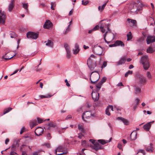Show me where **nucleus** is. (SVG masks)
I'll list each match as a JSON object with an SVG mask.
<instances>
[{
  "label": "nucleus",
  "mask_w": 155,
  "mask_h": 155,
  "mask_svg": "<svg viewBox=\"0 0 155 155\" xmlns=\"http://www.w3.org/2000/svg\"><path fill=\"white\" fill-rule=\"evenodd\" d=\"M64 147L62 146L58 147L56 149L55 153L57 155H62L64 154H66L67 152H63V150Z\"/></svg>",
  "instance_id": "8"
},
{
  "label": "nucleus",
  "mask_w": 155,
  "mask_h": 155,
  "mask_svg": "<svg viewBox=\"0 0 155 155\" xmlns=\"http://www.w3.org/2000/svg\"><path fill=\"white\" fill-rule=\"evenodd\" d=\"M64 47L66 49V50L67 51H69V48L68 46V45L67 43H65L64 44Z\"/></svg>",
  "instance_id": "38"
},
{
  "label": "nucleus",
  "mask_w": 155,
  "mask_h": 155,
  "mask_svg": "<svg viewBox=\"0 0 155 155\" xmlns=\"http://www.w3.org/2000/svg\"><path fill=\"white\" fill-rule=\"evenodd\" d=\"M137 133L136 131L133 132L130 134V138L133 140H135L137 138Z\"/></svg>",
  "instance_id": "22"
},
{
  "label": "nucleus",
  "mask_w": 155,
  "mask_h": 155,
  "mask_svg": "<svg viewBox=\"0 0 155 155\" xmlns=\"http://www.w3.org/2000/svg\"><path fill=\"white\" fill-rule=\"evenodd\" d=\"M126 56H123L120 58L119 60L117 61L116 63L117 65H122L125 63L126 61Z\"/></svg>",
  "instance_id": "17"
},
{
  "label": "nucleus",
  "mask_w": 155,
  "mask_h": 155,
  "mask_svg": "<svg viewBox=\"0 0 155 155\" xmlns=\"http://www.w3.org/2000/svg\"><path fill=\"white\" fill-rule=\"evenodd\" d=\"M107 2L108 1H107L104 4H103L102 6H99L98 7V10L100 12H102L105 8Z\"/></svg>",
  "instance_id": "26"
},
{
  "label": "nucleus",
  "mask_w": 155,
  "mask_h": 155,
  "mask_svg": "<svg viewBox=\"0 0 155 155\" xmlns=\"http://www.w3.org/2000/svg\"><path fill=\"white\" fill-rule=\"evenodd\" d=\"M127 20L128 21L129 23H132L133 26L136 25L137 22L135 20L128 18Z\"/></svg>",
  "instance_id": "28"
},
{
  "label": "nucleus",
  "mask_w": 155,
  "mask_h": 155,
  "mask_svg": "<svg viewBox=\"0 0 155 155\" xmlns=\"http://www.w3.org/2000/svg\"><path fill=\"white\" fill-rule=\"evenodd\" d=\"M38 34L33 32H28L27 34V38L33 39H36L38 38Z\"/></svg>",
  "instance_id": "9"
},
{
  "label": "nucleus",
  "mask_w": 155,
  "mask_h": 155,
  "mask_svg": "<svg viewBox=\"0 0 155 155\" xmlns=\"http://www.w3.org/2000/svg\"><path fill=\"white\" fill-rule=\"evenodd\" d=\"M107 80V78L105 77H103L101 81L100 82L102 84L105 82Z\"/></svg>",
  "instance_id": "49"
},
{
  "label": "nucleus",
  "mask_w": 155,
  "mask_h": 155,
  "mask_svg": "<svg viewBox=\"0 0 155 155\" xmlns=\"http://www.w3.org/2000/svg\"><path fill=\"white\" fill-rule=\"evenodd\" d=\"M147 20L148 21H151H151H154V19L152 17H150V16L149 17L147 18Z\"/></svg>",
  "instance_id": "51"
},
{
  "label": "nucleus",
  "mask_w": 155,
  "mask_h": 155,
  "mask_svg": "<svg viewBox=\"0 0 155 155\" xmlns=\"http://www.w3.org/2000/svg\"><path fill=\"white\" fill-rule=\"evenodd\" d=\"M136 81L140 85L142 86L146 84L147 79L143 75L137 74L135 76Z\"/></svg>",
  "instance_id": "3"
},
{
  "label": "nucleus",
  "mask_w": 155,
  "mask_h": 155,
  "mask_svg": "<svg viewBox=\"0 0 155 155\" xmlns=\"http://www.w3.org/2000/svg\"><path fill=\"white\" fill-rule=\"evenodd\" d=\"M102 85V84L101 82H99L96 85V87L97 88H98L99 90L101 87Z\"/></svg>",
  "instance_id": "48"
},
{
  "label": "nucleus",
  "mask_w": 155,
  "mask_h": 155,
  "mask_svg": "<svg viewBox=\"0 0 155 155\" xmlns=\"http://www.w3.org/2000/svg\"><path fill=\"white\" fill-rule=\"evenodd\" d=\"M141 89L140 87L135 86L134 93L136 94H137L141 93Z\"/></svg>",
  "instance_id": "25"
},
{
  "label": "nucleus",
  "mask_w": 155,
  "mask_h": 155,
  "mask_svg": "<svg viewBox=\"0 0 155 155\" xmlns=\"http://www.w3.org/2000/svg\"><path fill=\"white\" fill-rule=\"evenodd\" d=\"M154 122V121H151L145 124L143 127L144 130L146 131H149L151 127V124H153Z\"/></svg>",
  "instance_id": "15"
},
{
  "label": "nucleus",
  "mask_w": 155,
  "mask_h": 155,
  "mask_svg": "<svg viewBox=\"0 0 155 155\" xmlns=\"http://www.w3.org/2000/svg\"><path fill=\"white\" fill-rule=\"evenodd\" d=\"M127 40L129 41L132 38V33L130 31L129 32L127 35Z\"/></svg>",
  "instance_id": "31"
},
{
  "label": "nucleus",
  "mask_w": 155,
  "mask_h": 155,
  "mask_svg": "<svg viewBox=\"0 0 155 155\" xmlns=\"http://www.w3.org/2000/svg\"><path fill=\"white\" fill-rule=\"evenodd\" d=\"M42 42L43 43H45L46 45L48 47L51 48L53 47V42L50 40H48L47 41H42Z\"/></svg>",
  "instance_id": "20"
},
{
  "label": "nucleus",
  "mask_w": 155,
  "mask_h": 155,
  "mask_svg": "<svg viewBox=\"0 0 155 155\" xmlns=\"http://www.w3.org/2000/svg\"><path fill=\"white\" fill-rule=\"evenodd\" d=\"M130 12L133 15L136 14L137 13V12L140 11L141 9L138 8L137 6V4L136 3H134L131 4L129 7Z\"/></svg>",
  "instance_id": "5"
},
{
  "label": "nucleus",
  "mask_w": 155,
  "mask_h": 155,
  "mask_svg": "<svg viewBox=\"0 0 155 155\" xmlns=\"http://www.w3.org/2000/svg\"><path fill=\"white\" fill-rule=\"evenodd\" d=\"M37 120L38 121L37 122L38 124L42 123L43 122V120L41 118L38 117L37 118Z\"/></svg>",
  "instance_id": "45"
},
{
  "label": "nucleus",
  "mask_w": 155,
  "mask_h": 155,
  "mask_svg": "<svg viewBox=\"0 0 155 155\" xmlns=\"http://www.w3.org/2000/svg\"><path fill=\"white\" fill-rule=\"evenodd\" d=\"M91 116L94 117V115L92 114L91 111H87L83 114L82 119L85 121H87L85 119H89Z\"/></svg>",
  "instance_id": "10"
},
{
  "label": "nucleus",
  "mask_w": 155,
  "mask_h": 155,
  "mask_svg": "<svg viewBox=\"0 0 155 155\" xmlns=\"http://www.w3.org/2000/svg\"><path fill=\"white\" fill-rule=\"evenodd\" d=\"M44 131V130L43 128L39 127L36 129L35 133L36 136H39L42 134Z\"/></svg>",
  "instance_id": "13"
},
{
  "label": "nucleus",
  "mask_w": 155,
  "mask_h": 155,
  "mask_svg": "<svg viewBox=\"0 0 155 155\" xmlns=\"http://www.w3.org/2000/svg\"><path fill=\"white\" fill-rule=\"evenodd\" d=\"M22 152V155H27V154L26 153V151H25L24 150L21 151Z\"/></svg>",
  "instance_id": "63"
},
{
  "label": "nucleus",
  "mask_w": 155,
  "mask_h": 155,
  "mask_svg": "<svg viewBox=\"0 0 155 155\" xmlns=\"http://www.w3.org/2000/svg\"><path fill=\"white\" fill-rule=\"evenodd\" d=\"M96 57L93 54H91L87 60V64L90 69L92 71L96 66V63L94 59Z\"/></svg>",
  "instance_id": "2"
},
{
  "label": "nucleus",
  "mask_w": 155,
  "mask_h": 155,
  "mask_svg": "<svg viewBox=\"0 0 155 155\" xmlns=\"http://www.w3.org/2000/svg\"><path fill=\"white\" fill-rule=\"evenodd\" d=\"M141 153V155H145V152L144 150L143 149L139 150H138V152L137 153L138 154L139 153Z\"/></svg>",
  "instance_id": "44"
},
{
  "label": "nucleus",
  "mask_w": 155,
  "mask_h": 155,
  "mask_svg": "<svg viewBox=\"0 0 155 155\" xmlns=\"http://www.w3.org/2000/svg\"><path fill=\"white\" fill-rule=\"evenodd\" d=\"M107 65V62L106 61H104L102 66V68L105 67Z\"/></svg>",
  "instance_id": "56"
},
{
  "label": "nucleus",
  "mask_w": 155,
  "mask_h": 155,
  "mask_svg": "<svg viewBox=\"0 0 155 155\" xmlns=\"http://www.w3.org/2000/svg\"><path fill=\"white\" fill-rule=\"evenodd\" d=\"M52 95H50L49 94H48L46 95H41L40 96V97L41 99H43L44 98H49L51 97Z\"/></svg>",
  "instance_id": "33"
},
{
  "label": "nucleus",
  "mask_w": 155,
  "mask_h": 155,
  "mask_svg": "<svg viewBox=\"0 0 155 155\" xmlns=\"http://www.w3.org/2000/svg\"><path fill=\"white\" fill-rule=\"evenodd\" d=\"M92 97L94 101H97L99 98V93L97 92H92Z\"/></svg>",
  "instance_id": "18"
},
{
  "label": "nucleus",
  "mask_w": 155,
  "mask_h": 155,
  "mask_svg": "<svg viewBox=\"0 0 155 155\" xmlns=\"http://www.w3.org/2000/svg\"><path fill=\"white\" fill-rule=\"evenodd\" d=\"M111 138H111L110 139V140L109 141L107 140V141H106L103 140H98L97 141L99 142V143H100L102 145H104L109 142L110 141H111Z\"/></svg>",
  "instance_id": "27"
},
{
  "label": "nucleus",
  "mask_w": 155,
  "mask_h": 155,
  "mask_svg": "<svg viewBox=\"0 0 155 155\" xmlns=\"http://www.w3.org/2000/svg\"><path fill=\"white\" fill-rule=\"evenodd\" d=\"M90 147L93 149H94L96 150H100L103 149V147L100 145L99 142H96L94 143V145H92L90 146Z\"/></svg>",
  "instance_id": "11"
},
{
  "label": "nucleus",
  "mask_w": 155,
  "mask_h": 155,
  "mask_svg": "<svg viewBox=\"0 0 155 155\" xmlns=\"http://www.w3.org/2000/svg\"><path fill=\"white\" fill-rule=\"evenodd\" d=\"M147 151L149 152H152L153 150V147H152V144L151 143L150 145L147 147L146 149Z\"/></svg>",
  "instance_id": "24"
},
{
  "label": "nucleus",
  "mask_w": 155,
  "mask_h": 155,
  "mask_svg": "<svg viewBox=\"0 0 155 155\" xmlns=\"http://www.w3.org/2000/svg\"><path fill=\"white\" fill-rule=\"evenodd\" d=\"M51 8L52 10H54V7L56 6V4L55 2H52L51 4Z\"/></svg>",
  "instance_id": "42"
},
{
  "label": "nucleus",
  "mask_w": 155,
  "mask_h": 155,
  "mask_svg": "<svg viewBox=\"0 0 155 155\" xmlns=\"http://www.w3.org/2000/svg\"><path fill=\"white\" fill-rule=\"evenodd\" d=\"M94 53L97 55H101L103 52V49L99 46L94 47L93 49Z\"/></svg>",
  "instance_id": "7"
},
{
  "label": "nucleus",
  "mask_w": 155,
  "mask_h": 155,
  "mask_svg": "<svg viewBox=\"0 0 155 155\" xmlns=\"http://www.w3.org/2000/svg\"><path fill=\"white\" fill-rule=\"evenodd\" d=\"M99 28V26L98 25H97L93 28V29L94 31L98 30Z\"/></svg>",
  "instance_id": "57"
},
{
  "label": "nucleus",
  "mask_w": 155,
  "mask_h": 155,
  "mask_svg": "<svg viewBox=\"0 0 155 155\" xmlns=\"http://www.w3.org/2000/svg\"><path fill=\"white\" fill-rule=\"evenodd\" d=\"M74 54H77L79 51V47L78 45L76 43L75 45V49L74 50Z\"/></svg>",
  "instance_id": "23"
},
{
  "label": "nucleus",
  "mask_w": 155,
  "mask_h": 155,
  "mask_svg": "<svg viewBox=\"0 0 155 155\" xmlns=\"http://www.w3.org/2000/svg\"><path fill=\"white\" fill-rule=\"evenodd\" d=\"M45 145L48 148L50 147V144L49 143H46L45 144Z\"/></svg>",
  "instance_id": "64"
},
{
  "label": "nucleus",
  "mask_w": 155,
  "mask_h": 155,
  "mask_svg": "<svg viewBox=\"0 0 155 155\" xmlns=\"http://www.w3.org/2000/svg\"><path fill=\"white\" fill-rule=\"evenodd\" d=\"M5 20V12L0 11V23L4 24Z\"/></svg>",
  "instance_id": "12"
},
{
  "label": "nucleus",
  "mask_w": 155,
  "mask_h": 155,
  "mask_svg": "<svg viewBox=\"0 0 155 155\" xmlns=\"http://www.w3.org/2000/svg\"><path fill=\"white\" fill-rule=\"evenodd\" d=\"M52 25V24L50 20H47L43 25V28L45 29H48L51 28Z\"/></svg>",
  "instance_id": "16"
},
{
  "label": "nucleus",
  "mask_w": 155,
  "mask_h": 155,
  "mask_svg": "<svg viewBox=\"0 0 155 155\" xmlns=\"http://www.w3.org/2000/svg\"><path fill=\"white\" fill-rule=\"evenodd\" d=\"M104 20H103L100 21V28L101 29V31L103 33L105 32V34L103 35L104 39L106 43L109 44L114 39V35L113 33L111 32L110 29V25L109 24H106L102 23V21Z\"/></svg>",
  "instance_id": "1"
},
{
  "label": "nucleus",
  "mask_w": 155,
  "mask_h": 155,
  "mask_svg": "<svg viewBox=\"0 0 155 155\" xmlns=\"http://www.w3.org/2000/svg\"><path fill=\"white\" fill-rule=\"evenodd\" d=\"M115 43L116 46L120 45L121 46H124V44L123 43V42L120 41H117Z\"/></svg>",
  "instance_id": "29"
},
{
  "label": "nucleus",
  "mask_w": 155,
  "mask_h": 155,
  "mask_svg": "<svg viewBox=\"0 0 155 155\" xmlns=\"http://www.w3.org/2000/svg\"><path fill=\"white\" fill-rule=\"evenodd\" d=\"M71 22H72V21H71L69 22V23L70 24L68 25V27L67 28L66 31H69V29H70V27L71 23Z\"/></svg>",
  "instance_id": "61"
},
{
  "label": "nucleus",
  "mask_w": 155,
  "mask_h": 155,
  "mask_svg": "<svg viewBox=\"0 0 155 155\" xmlns=\"http://www.w3.org/2000/svg\"><path fill=\"white\" fill-rule=\"evenodd\" d=\"M133 73L132 71H128L125 74V76L126 77H127L129 75Z\"/></svg>",
  "instance_id": "41"
},
{
  "label": "nucleus",
  "mask_w": 155,
  "mask_h": 155,
  "mask_svg": "<svg viewBox=\"0 0 155 155\" xmlns=\"http://www.w3.org/2000/svg\"><path fill=\"white\" fill-rule=\"evenodd\" d=\"M109 110L107 107L105 110L106 114L108 116H110V113L109 112Z\"/></svg>",
  "instance_id": "47"
},
{
  "label": "nucleus",
  "mask_w": 155,
  "mask_h": 155,
  "mask_svg": "<svg viewBox=\"0 0 155 155\" xmlns=\"http://www.w3.org/2000/svg\"><path fill=\"white\" fill-rule=\"evenodd\" d=\"M48 125L49 128L51 127H55L56 126V124L53 122H51L49 123Z\"/></svg>",
  "instance_id": "34"
},
{
  "label": "nucleus",
  "mask_w": 155,
  "mask_h": 155,
  "mask_svg": "<svg viewBox=\"0 0 155 155\" xmlns=\"http://www.w3.org/2000/svg\"><path fill=\"white\" fill-rule=\"evenodd\" d=\"M78 129L79 130H81V132H83L84 131V129L83 127L80 124L78 125Z\"/></svg>",
  "instance_id": "40"
},
{
  "label": "nucleus",
  "mask_w": 155,
  "mask_h": 155,
  "mask_svg": "<svg viewBox=\"0 0 155 155\" xmlns=\"http://www.w3.org/2000/svg\"><path fill=\"white\" fill-rule=\"evenodd\" d=\"M89 141L91 142L92 143V145H94V143H95L96 142L95 141V140L93 139H90Z\"/></svg>",
  "instance_id": "60"
},
{
  "label": "nucleus",
  "mask_w": 155,
  "mask_h": 155,
  "mask_svg": "<svg viewBox=\"0 0 155 155\" xmlns=\"http://www.w3.org/2000/svg\"><path fill=\"white\" fill-rule=\"evenodd\" d=\"M147 76L148 79H150L152 78V75L149 71H147L146 74Z\"/></svg>",
  "instance_id": "36"
},
{
  "label": "nucleus",
  "mask_w": 155,
  "mask_h": 155,
  "mask_svg": "<svg viewBox=\"0 0 155 155\" xmlns=\"http://www.w3.org/2000/svg\"><path fill=\"white\" fill-rule=\"evenodd\" d=\"M117 147L119 148L120 149H121L122 148V145L120 143H119L117 145Z\"/></svg>",
  "instance_id": "58"
},
{
  "label": "nucleus",
  "mask_w": 155,
  "mask_h": 155,
  "mask_svg": "<svg viewBox=\"0 0 155 155\" xmlns=\"http://www.w3.org/2000/svg\"><path fill=\"white\" fill-rule=\"evenodd\" d=\"M27 148L28 146L27 145H23L20 147V150L21 151L23 150H27Z\"/></svg>",
  "instance_id": "35"
},
{
  "label": "nucleus",
  "mask_w": 155,
  "mask_h": 155,
  "mask_svg": "<svg viewBox=\"0 0 155 155\" xmlns=\"http://www.w3.org/2000/svg\"><path fill=\"white\" fill-rule=\"evenodd\" d=\"M22 7H23L26 10V13H28V5L27 3H22Z\"/></svg>",
  "instance_id": "30"
},
{
  "label": "nucleus",
  "mask_w": 155,
  "mask_h": 155,
  "mask_svg": "<svg viewBox=\"0 0 155 155\" xmlns=\"http://www.w3.org/2000/svg\"><path fill=\"white\" fill-rule=\"evenodd\" d=\"M68 128V127H64V128H63L61 129H60V130H59L58 131V132L59 134H61L62 133H64V131H63V130H65L67 128Z\"/></svg>",
  "instance_id": "43"
},
{
  "label": "nucleus",
  "mask_w": 155,
  "mask_h": 155,
  "mask_svg": "<svg viewBox=\"0 0 155 155\" xmlns=\"http://www.w3.org/2000/svg\"><path fill=\"white\" fill-rule=\"evenodd\" d=\"M31 123L32 125L31 127V128H32L34 126L38 125V122L36 120H32V121H31Z\"/></svg>",
  "instance_id": "32"
},
{
  "label": "nucleus",
  "mask_w": 155,
  "mask_h": 155,
  "mask_svg": "<svg viewBox=\"0 0 155 155\" xmlns=\"http://www.w3.org/2000/svg\"><path fill=\"white\" fill-rule=\"evenodd\" d=\"M67 57L68 58H70L71 57V54H70V51H67Z\"/></svg>",
  "instance_id": "53"
},
{
  "label": "nucleus",
  "mask_w": 155,
  "mask_h": 155,
  "mask_svg": "<svg viewBox=\"0 0 155 155\" xmlns=\"http://www.w3.org/2000/svg\"><path fill=\"white\" fill-rule=\"evenodd\" d=\"M140 62L143 65V68L145 70L148 69L150 66L149 62V58L147 55H145L142 57L140 61Z\"/></svg>",
  "instance_id": "4"
},
{
  "label": "nucleus",
  "mask_w": 155,
  "mask_h": 155,
  "mask_svg": "<svg viewBox=\"0 0 155 155\" xmlns=\"http://www.w3.org/2000/svg\"><path fill=\"white\" fill-rule=\"evenodd\" d=\"M146 41L147 43V44H149L151 43L155 42V36H148L146 39Z\"/></svg>",
  "instance_id": "14"
},
{
  "label": "nucleus",
  "mask_w": 155,
  "mask_h": 155,
  "mask_svg": "<svg viewBox=\"0 0 155 155\" xmlns=\"http://www.w3.org/2000/svg\"><path fill=\"white\" fill-rule=\"evenodd\" d=\"M32 155H40L39 154V152H34L33 153Z\"/></svg>",
  "instance_id": "62"
},
{
  "label": "nucleus",
  "mask_w": 155,
  "mask_h": 155,
  "mask_svg": "<svg viewBox=\"0 0 155 155\" xmlns=\"http://www.w3.org/2000/svg\"><path fill=\"white\" fill-rule=\"evenodd\" d=\"M94 72H92L91 77L90 78L91 82L92 83H94L97 82L100 78V75L97 72H96V73H94Z\"/></svg>",
  "instance_id": "6"
},
{
  "label": "nucleus",
  "mask_w": 155,
  "mask_h": 155,
  "mask_svg": "<svg viewBox=\"0 0 155 155\" xmlns=\"http://www.w3.org/2000/svg\"><path fill=\"white\" fill-rule=\"evenodd\" d=\"M15 54H15L14 56H12L10 58H9V57H8V58H4V56H3L2 57V58H4L5 60H8V59H11V58H13L15 55Z\"/></svg>",
  "instance_id": "55"
},
{
  "label": "nucleus",
  "mask_w": 155,
  "mask_h": 155,
  "mask_svg": "<svg viewBox=\"0 0 155 155\" xmlns=\"http://www.w3.org/2000/svg\"><path fill=\"white\" fill-rule=\"evenodd\" d=\"M10 155H19L14 151H12L10 153Z\"/></svg>",
  "instance_id": "59"
},
{
  "label": "nucleus",
  "mask_w": 155,
  "mask_h": 155,
  "mask_svg": "<svg viewBox=\"0 0 155 155\" xmlns=\"http://www.w3.org/2000/svg\"><path fill=\"white\" fill-rule=\"evenodd\" d=\"M89 2L87 1H82V4L83 5H85L88 3Z\"/></svg>",
  "instance_id": "46"
},
{
  "label": "nucleus",
  "mask_w": 155,
  "mask_h": 155,
  "mask_svg": "<svg viewBox=\"0 0 155 155\" xmlns=\"http://www.w3.org/2000/svg\"><path fill=\"white\" fill-rule=\"evenodd\" d=\"M25 128L24 127H23L21 129L20 132V134H22L25 131Z\"/></svg>",
  "instance_id": "50"
},
{
  "label": "nucleus",
  "mask_w": 155,
  "mask_h": 155,
  "mask_svg": "<svg viewBox=\"0 0 155 155\" xmlns=\"http://www.w3.org/2000/svg\"><path fill=\"white\" fill-rule=\"evenodd\" d=\"M12 110V108H8V109H5L4 110L3 114H6L9 111H11Z\"/></svg>",
  "instance_id": "39"
},
{
  "label": "nucleus",
  "mask_w": 155,
  "mask_h": 155,
  "mask_svg": "<svg viewBox=\"0 0 155 155\" xmlns=\"http://www.w3.org/2000/svg\"><path fill=\"white\" fill-rule=\"evenodd\" d=\"M117 119L122 121L125 125H128L129 124V122L128 120L123 117H117Z\"/></svg>",
  "instance_id": "19"
},
{
  "label": "nucleus",
  "mask_w": 155,
  "mask_h": 155,
  "mask_svg": "<svg viewBox=\"0 0 155 155\" xmlns=\"http://www.w3.org/2000/svg\"><path fill=\"white\" fill-rule=\"evenodd\" d=\"M145 39L144 37H141L137 41L140 43H141Z\"/></svg>",
  "instance_id": "37"
},
{
  "label": "nucleus",
  "mask_w": 155,
  "mask_h": 155,
  "mask_svg": "<svg viewBox=\"0 0 155 155\" xmlns=\"http://www.w3.org/2000/svg\"><path fill=\"white\" fill-rule=\"evenodd\" d=\"M107 108L109 109V110L110 109L112 111H114L113 110V106L111 105H109L107 107Z\"/></svg>",
  "instance_id": "52"
},
{
  "label": "nucleus",
  "mask_w": 155,
  "mask_h": 155,
  "mask_svg": "<svg viewBox=\"0 0 155 155\" xmlns=\"http://www.w3.org/2000/svg\"><path fill=\"white\" fill-rule=\"evenodd\" d=\"M86 141L85 140H83L82 142V145L84 146H86Z\"/></svg>",
  "instance_id": "54"
},
{
  "label": "nucleus",
  "mask_w": 155,
  "mask_h": 155,
  "mask_svg": "<svg viewBox=\"0 0 155 155\" xmlns=\"http://www.w3.org/2000/svg\"><path fill=\"white\" fill-rule=\"evenodd\" d=\"M15 0H11V2L8 7V10L9 12H11L13 9L14 6Z\"/></svg>",
  "instance_id": "21"
}]
</instances>
